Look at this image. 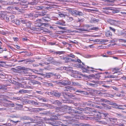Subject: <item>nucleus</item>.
Returning a JSON list of instances; mask_svg holds the SVG:
<instances>
[{
    "label": "nucleus",
    "mask_w": 126,
    "mask_h": 126,
    "mask_svg": "<svg viewBox=\"0 0 126 126\" xmlns=\"http://www.w3.org/2000/svg\"><path fill=\"white\" fill-rule=\"evenodd\" d=\"M75 92L77 93V94H86L87 93V92L84 91H81L79 90H77Z\"/></svg>",
    "instance_id": "19"
},
{
    "label": "nucleus",
    "mask_w": 126,
    "mask_h": 126,
    "mask_svg": "<svg viewBox=\"0 0 126 126\" xmlns=\"http://www.w3.org/2000/svg\"><path fill=\"white\" fill-rule=\"evenodd\" d=\"M6 18V21L7 22H9V21H10V19L9 18V17H5Z\"/></svg>",
    "instance_id": "64"
},
{
    "label": "nucleus",
    "mask_w": 126,
    "mask_h": 126,
    "mask_svg": "<svg viewBox=\"0 0 126 126\" xmlns=\"http://www.w3.org/2000/svg\"><path fill=\"white\" fill-rule=\"evenodd\" d=\"M78 22H79L81 23L83 22L84 21V19L83 18L80 19L79 18H78L77 20Z\"/></svg>",
    "instance_id": "46"
},
{
    "label": "nucleus",
    "mask_w": 126,
    "mask_h": 126,
    "mask_svg": "<svg viewBox=\"0 0 126 126\" xmlns=\"http://www.w3.org/2000/svg\"><path fill=\"white\" fill-rule=\"evenodd\" d=\"M75 109H76L77 110H80L81 111L84 110V109H83L82 108H79L78 107H76L75 108Z\"/></svg>",
    "instance_id": "48"
},
{
    "label": "nucleus",
    "mask_w": 126,
    "mask_h": 126,
    "mask_svg": "<svg viewBox=\"0 0 126 126\" xmlns=\"http://www.w3.org/2000/svg\"><path fill=\"white\" fill-rule=\"evenodd\" d=\"M61 21V25L65 26V22L63 20H60Z\"/></svg>",
    "instance_id": "49"
},
{
    "label": "nucleus",
    "mask_w": 126,
    "mask_h": 126,
    "mask_svg": "<svg viewBox=\"0 0 126 126\" xmlns=\"http://www.w3.org/2000/svg\"><path fill=\"white\" fill-rule=\"evenodd\" d=\"M22 119L25 120H31L32 118L28 116H24L22 117Z\"/></svg>",
    "instance_id": "30"
},
{
    "label": "nucleus",
    "mask_w": 126,
    "mask_h": 126,
    "mask_svg": "<svg viewBox=\"0 0 126 126\" xmlns=\"http://www.w3.org/2000/svg\"><path fill=\"white\" fill-rule=\"evenodd\" d=\"M81 112L80 111L72 109L71 111L69 112V114L74 116H78V114L81 113Z\"/></svg>",
    "instance_id": "5"
},
{
    "label": "nucleus",
    "mask_w": 126,
    "mask_h": 126,
    "mask_svg": "<svg viewBox=\"0 0 126 126\" xmlns=\"http://www.w3.org/2000/svg\"><path fill=\"white\" fill-rule=\"evenodd\" d=\"M31 29L33 30L34 31H39V30L40 29H39L38 28H33L32 27L30 29Z\"/></svg>",
    "instance_id": "47"
},
{
    "label": "nucleus",
    "mask_w": 126,
    "mask_h": 126,
    "mask_svg": "<svg viewBox=\"0 0 126 126\" xmlns=\"http://www.w3.org/2000/svg\"><path fill=\"white\" fill-rule=\"evenodd\" d=\"M109 28L110 30L114 32H115L116 31V29L112 27H110Z\"/></svg>",
    "instance_id": "51"
},
{
    "label": "nucleus",
    "mask_w": 126,
    "mask_h": 126,
    "mask_svg": "<svg viewBox=\"0 0 126 126\" xmlns=\"http://www.w3.org/2000/svg\"><path fill=\"white\" fill-rule=\"evenodd\" d=\"M110 105H113L114 106H117L118 107H123V105H119L118 104H117L112 103V102H110V103H108Z\"/></svg>",
    "instance_id": "21"
},
{
    "label": "nucleus",
    "mask_w": 126,
    "mask_h": 126,
    "mask_svg": "<svg viewBox=\"0 0 126 126\" xmlns=\"http://www.w3.org/2000/svg\"><path fill=\"white\" fill-rule=\"evenodd\" d=\"M1 3L5 5H11L14 4L16 3L14 2H10L9 1H2Z\"/></svg>",
    "instance_id": "12"
},
{
    "label": "nucleus",
    "mask_w": 126,
    "mask_h": 126,
    "mask_svg": "<svg viewBox=\"0 0 126 126\" xmlns=\"http://www.w3.org/2000/svg\"><path fill=\"white\" fill-rule=\"evenodd\" d=\"M33 14L32 13H30L28 14H26L24 15L25 17L30 18L33 16Z\"/></svg>",
    "instance_id": "26"
},
{
    "label": "nucleus",
    "mask_w": 126,
    "mask_h": 126,
    "mask_svg": "<svg viewBox=\"0 0 126 126\" xmlns=\"http://www.w3.org/2000/svg\"><path fill=\"white\" fill-rule=\"evenodd\" d=\"M105 35L107 37H111L112 36V34L110 31H109L106 32Z\"/></svg>",
    "instance_id": "17"
},
{
    "label": "nucleus",
    "mask_w": 126,
    "mask_h": 126,
    "mask_svg": "<svg viewBox=\"0 0 126 126\" xmlns=\"http://www.w3.org/2000/svg\"><path fill=\"white\" fill-rule=\"evenodd\" d=\"M31 22L28 21V22H27V23L26 24V26L28 27L31 28Z\"/></svg>",
    "instance_id": "38"
},
{
    "label": "nucleus",
    "mask_w": 126,
    "mask_h": 126,
    "mask_svg": "<svg viewBox=\"0 0 126 126\" xmlns=\"http://www.w3.org/2000/svg\"><path fill=\"white\" fill-rule=\"evenodd\" d=\"M69 13L73 16H82L84 15L83 13L82 12L76 10H72L71 9L68 10Z\"/></svg>",
    "instance_id": "2"
},
{
    "label": "nucleus",
    "mask_w": 126,
    "mask_h": 126,
    "mask_svg": "<svg viewBox=\"0 0 126 126\" xmlns=\"http://www.w3.org/2000/svg\"><path fill=\"white\" fill-rule=\"evenodd\" d=\"M48 25V24L47 23H42L41 24V25H39V26H44V27L45 26L46 27Z\"/></svg>",
    "instance_id": "50"
},
{
    "label": "nucleus",
    "mask_w": 126,
    "mask_h": 126,
    "mask_svg": "<svg viewBox=\"0 0 126 126\" xmlns=\"http://www.w3.org/2000/svg\"><path fill=\"white\" fill-rule=\"evenodd\" d=\"M16 86L15 87V89H17L18 88H19L20 85V83H19L18 82H17L16 83Z\"/></svg>",
    "instance_id": "39"
},
{
    "label": "nucleus",
    "mask_w": 126,
    "mask_h": 126,
    "mask_svg": "<svg viewBox=\"0 0 126 126\" xmlns=\"http://www.w3.org/2000/svg\"><path fill=\"white\" fill-rule=\"evenodd\" d=\"M11 122H12L13 123H15L14 124L16 125L17 123L18 122H20V121H13V120H11Z\"/></svg>",
    "instance_id": "52"
},
{
    "label": "nucleus",
    "mask_w": 126,
    "mask_h": 126,
    "mask_svg": "<svg viewBox=\"0 0 126 126\" xmlns=\"http://www.w3.org/2000/svg\"><path fill=\"white\" fill-rule=\"evenodd\" d=\"M62 60H64L65 62L66 63L69 62L70 60V58H69V57H63L62 59Z\"/></svg>",
    "instance_id": "22"
},
{
    "label": "nucleus",
    "mask_w": 126,
    "mask_h": 126,
    "mask_svg": "<svg viewBox=\"0 0 126 126\" xmlns=\"http://www.w3.org/2000/svg\"><path fill=\"white\" fill-rule=\"evenodd\" d=\"M21 2H19V3L21 5V7L22 8H25L28 7V3L27 2L23 0Z\"/></svg>",
    "instance_id": "8"
},
{
    "label": "nucleus",
    "mask_w": 126,
    "mask_h": 126,
    "mask_svg": "<svg viewBox=\"0 0 126 126\" xmlns=\"http://www.w3.org/2000/svg\"><path fill=\"white\" fill-rule=\"evenodd\" d=\"M48 94L49 95H51L52 96H54L56 97H59L61 95V93L59 92L56 91H52L50 92H48Z\"/></svg>",
    "instance_id": "4"
},
{
    "label": "nucleus",
    "mask_w": 126,
    "mask_h": 126,
    "mask_svg": "<svg viewBox=\"0 0 126 126\" xmlns=\"http://www.w3.org/2000/svg\"><path fill=\"white\" fill-rule=\"evenodd\" d=\"M29 92L30 91L28 90L22 89L19 90V93L21 94H23L25 93H29Z\"/></svg>",
    "instance_id": "20"
},
{
    "label": "nucleus",
    "mask_w": 126,
    "mask_h": 126,
    "mask_svg": "<svg viewBox=\"0 0 126 126\" xmlns=\"http://www.w3.org/2000/svg\"><path fill=\"white\" fill-rule=\"evenodd\" d=\"M7 89L5 87L4 85H0V90H6Z\"/></svg>",
    "instance_id": "40"
},
{
    "label": "nucleus",
    "mask_w": 126,
    "mask_h": 126,
    "mask_svg": "<svg viewBox=\"0 0 126 126\" xmlns=\"http://www.w3.org/2000/svg\"><path fill=\"white\" fill-rule=\"evenodd\" d=\"M102 99L101 98H96L95 99V100L97 101H101Z\"/></svg>",
    "instance_id": "61"
},
{
    "label": "nucleus",
    "mask_w": 126,
    "mask_h": 126,
    "mask_svg": "<svg viewBox=\"0 0 126 126\" xmlns=\"http://www.w3.org/2000/svg\"><path fill=\"white\" fill-rule=\"evenodd\" d=\"M68 57H71L72 58H75V56L74 55L72 54H68L67 55Z\"/></svg>",
    "instance_id": "53"
},
{
    "label": "nucleus",
    "mask_w": 126,
    "mask_h": 126,
    "mask_svg": "<svg viewBox=\"0 0 126 126\" xmlns=\"http://www.w3.org/2000/svg\"><path fill=\"white\" fill-rule=\"evenodd\" d=\"M55 52L56 55H60L62 54H63L64 53V52L63 51H56Z\"/></svg>",
    "instance_id": "42"
},
{
    "label": "nucleus",
    "mask_w": 126,
    "mask_h": 126,
    "mask_svg": "<svg viewBox=\"0 0 126 126\" xmlns=\"http://www.w3.org/2000/svg\"><path fill=\"white\" fill-rule=\"evenodd\" d=\"M110 22H112L113 24L116 26L117 25H118V24L119 23V21L116 20L115 19H110Z\"/></svg>",
    "instance_id": "13"
},
{
    "label": "nucleus",
    "mask_w": 126,
    "mask_h": 126,
    "mask_svg": "<svg viewBox=\"0 0 126 126\" xmlns=\"http://www.w3.org/2000/svg\"><path fill=\"white\" fill-rule=\"evenodd\" d=\"M61 102L57 100H55V104L61 105Z\"/></svg>",
    "instance_id": "35"
},
{
    "label": "nucleus",
    "mask_w": 126,
    "mask_h": 126,
    "mask_svg": "<svg viewBox=\"0 0 126 126\" xmlns=\"http://www.w3.org/2000/svg\"><path fill=\"white\" fill-rule=\"evenodd\" d=\"M78 118L79 119H80V120H83L84 119V117L82 115H81L80 113V114H78Z\"/></svg>",
    "instance_id": "28"
},
{
    "label": "nucleus",
    "mask_w": 126,
    "mask_h": 126,
    "mask_svg": "<svg viewBox=\"0 0 126 126\" xmlns=\"http://www.w3.org/2000/svg\"><path fill=\"white\" fill-rule=\"evenodd\" d=\"M73 20V17L68 16L67 17V20L68 22H71Z\"/></svg>",
    "instance_id": "37"
},
{
    "label": "nucleus",
    "mask_w": 126,
    "mask_h": 126,
    "mask_svg": "<svg viewBox=\"0 0 126 126\" xmlns=\"http://www.w3.org/2000/svg\"><path fill=\"white\" fill-rule=\"evenodd\" d=\"M47 59H48L47 61L49 63H51L56 65H60L62 63L61 62L58 61H57L52 57H50L49 58L48 57Z\"/></svg>",
    "instance_id": "3"
},
{
    "label": "nucleus",
    "mask_w": 126,
    "mask_h": 126,
    "mask_svg": "<svg viewBox=\"0 0 126 126\" xmlns=\"http://www.w3.org/2000/svg\"><path fill=\"white\" fill-rule=\"evenodd\" d=\"M92 102L90 101H88L85 103V105L89 106H93V105L92 104Z\"/></svg>",
    "instance_id": "24"
},
{
    "label": "nucleus",
    "mask_w": 126,
    "mask_h": 126,
    "mask_svg": "<svg viewBox=\"0 0 126 126\" xmlns=\"http://www.w3.org/2000/svg\"><path fill=\"white\" fill-rule=\"evenodd\" d=\"M38 13H39V16H44L46 14V13L43 11H42L41 12Z\"/></svg>",
    "instance_id": "33"
},
{
    "label": "nucleus",
    "mask_w": 126,
    "mask_h": 126,
    "mask_svg": "<svg viewBox=\"0 0 126 126\" xmlns=\"http://www.w3.org/2000/svg\"><path fill=\"white\" fill-rule=\"evenodd\" d=\"M34 8L38 10H40L43 9L44 7L42 6H35L34 7Z\"/></svg>",
    "instance_id": "23"
},
{
    "label": "nucleus",
    "mask_w": 126,
    "mask_h": 126,
    "mask_svg": "<svg viewBox=\"0 0 126 126\" xmlns=\"http://www.w3.org/2000/svg\"><path fill=\"white\" fill-rule=\"evenodd\" d=\"M113 8L111 7H106L105 9L106 10H113Z\"/></svg>",
    "instance_id": "63"
},
{
    "label": "nucleus",
    "mask_w": 126,
    "mask_h": 126,
    "mask_svg": "<svg viewBox=\"0 0 126 126\" xmlns=\"http://www.w3.org/2000/svg\"><path fill=\"white\" fill-rule=\"evenodd\" d=\"M24 70V69H21V70H16V72H17L20 73H21L22 74H23V70Z\"/></svg>",
    "instance_id": "55"
},
{
    "label": "nucleus",
    "mask_w": 126,
    "mask_h": 126,
    "mask_svg": "<svg viewBox=\"0 0 126 126\" xmlns=\"http://www.w3.org/2000/svg\"><path fill=\"white\" fill-rule=\"evenodd\" d=\"M102 105L104 106V109L106 110H109L111 109V107L110 106L104 104H102Z\"/></svg>",
    "instance_id": "16"
},
{
    "label": "nucleus",
    "mask_w": 126,
    "mask_h": 126,
    "mask_svg": "<svg viewBox=\"0 0 126 126\" xmlns=\"http://www.w3.org/2000/svg\"><path fill=\"white\" fill-rule=\"evenodd\" d=\"M101 100V101H103L105 102H108L110 103V102L109 100L106 99H104L102 98Z\"/></svg>",
    "instance_id": "54"
},
{
    "label": "nucleus",
    "mask_w": 126,
    "mask_h": 126,
    "mask_svg": "<svg viewBox=\"0 0 126 126\" xmlns=\"http://www.w3.org/2000/svg\"><path fill=\"white\" fill-rule=\"evenodd\" d=\"M52 73H46V77L47 78H49L52 75Z\"/></svg>",
    "instance_id": "31"
},
{
    "label": "nucleus",
    "mask_w": 126,
    "mask_h": 126,
    "mask_svg": "<svg viewBox=\"0 0 126 126\" xmlns=\"http://www.w3.org/2000/svg\"><path fill=\"white\" fill-rule=\"evenodd\" d=\"M68 94L67 97L71 98L72 97H74L75 96L72 94L68 93Z\"/></svg>",
    "instance_id": "36"
},
{
    "label": "nucleus",
    "mask_w": 126,
    "mask_h": 126,
    "mask_svg": "<svg viewBox=\"0 0 126 126\" xmlns=\"http://www.w3.org/2000/svg\"><path fill=\"white\" fill-rule=\"evenodd\" d=\"M6 12H0V18H1L2 19H4L6 16Z\"/></svg>",
    "instance_id": "11"
},
{
    "label": "nucleus",
    "mask_w": 126,
    "mask_h": 126,
    "mask_svg": "<svg viewBox=\"0 0 126 126\" xmlns=\"http://www.w3.org/2000/svg\"><path fill=\"white\" fill-rule=\"evenodd\" d=\"M24 61V62H31V63H32L34 62L35 61L34 60H30L29 59H28L27 60H22L19 61H18V62L19 63L20 62H23Z\"/></svg>",
    "instance_id": "18"
},
{
    "label": "nucleus",
    "mask_w": 126,
    "mask_h": 126,
    "mask_svg": "<svg viewBox=\"0 0 126 126\" xmlns=\"http://www.w3.org/2000/svg\"><path fill=\"white\" fill-rule=\"evenodd\" d=\"M99 122L101 124L104 125H106L107 124V121H104L103 120L100 121H99Z\"/></svg>",
    "instance_id": "41"
},
{
    "label": "nucleus",
    "mask_w": 126,
    "mask_h": 126,
    "mask_svg": "<svg viewBox=\"0 0 126 126\" xmlns=\"http://www.w3.org/2000/svg\"><path fill=\"white\" fill-rule=\"evenodd\" d=\"M100 115L101 117L108 118L110 119V115L107 112H102L100 113Z\"/></svg>",
    "instance_id": "9"
},
{
    "label": "nucleus",
    "mask_w": 126,
    "mask_h": 126,
    "mask_svg": "<svg viewBox=\"0 0 126 126\" xmlns=\"http://www.w3.org/2000/svg\"><path fill=\"white\" fill-rule=\"evenodd\" d=\"M99 21V19L94 18L92 19L91 22L92 23H95L98 22Z\"/></svg>",
    "instance_id": "25"
},
{
    "label": "nucleus",
    "mask_w": 126,
    "mask_h": 126,
    "mask_svg": "<svg viewBox=\"0 0 126 126\" xmlns=\"http://www.w3.org/2000/svg\"><path fill=\"white\" fill-rule=\"evenodd\" d=\"M10 21L14 19L15 18V16L14 15H12L9 16Z\"/></svg>",
    "instance_id": "57"
},
{
    "label": "nucleus",
    "mask_w": 126,
    "mask_h": 126,
    "mask_svg": "<svg viewBox=\"0 0 126 126\" xmlns=\"http://www.w3.org/2000/svg\"><path fill=\"white\" fill-rule=\"evenodd\" d=\"M124 33L122 31L118 30V32L116 34L120 36L122 35Z\"/></svg>",
    "instance_id": "34"
},
{
    "label": "nucleus",
    "mask_w": 126,
    "mask_h": 126,
    "mask_svg": "<svg viewBox=\"0 0 126 126\" xmlns=\"http://www.w3.org/2000/svg\"><path fill=\"white\" fill-rule=\"evenodd\" d=\"M72 109L71 107L68 106L66 110L67 112L69 114V112L71 111Z\"/></svg>",
    "instance_id": "29"
},
{
    "label": "nucleus",
    "mask_w": 126,
    "mask_h": 126,
    "mask_svg": "<svg viewBox=\"0 0 126 126\" xmlns=\"http://www.w3.org/2000/svg\"><path fill=\"white\" fill-rule=\"evenodd\" d=\"M116 115L118 117H120L122 116V115L121 114H118L117 113H116Z\"/></svg>",
    "instance_id": "62"
},
{
    "label": "nucleus",
    "mask_w": 126,
    "mask_h": 126,
    "mask_svg": "<svg viewBox=\"0 0 126 126\" xmlns=\"http://www.w3.org/2000/svg\"><path fill=\"white\" fill-rule=\"evenodd\" d=\"M99 29L97 27H93V28H91L90 29L91 30H94L96 31H97Z\"/></svg>",
    "instance_id": "59"
},
{
    "label": "nucleus",
    "mask_w": 126,
    "mask_h": 126,
    "mask_svg": "<svg viewBox=\"0 0 126 126\" xmlns=\"http://www.w3.org/2000/svg\"><path fill=\"white\" fill-rule=\"evenodd\" d=\"M29 83L31 85H32H32L37 84L39 85L41 84V83L39 82L36 80H34L33 81H30L29 82Z\"/></svg>",
    "instance_id": "15"
},
{
    "label": "nucleus",
    "mask_w": 126,
    "mask_h": 126,
    "mask_svg": "<svg viewBox=\"0 0 126 126\" xmlns=\"http://www.w3.org/2000/svg\"><path fill=\"white\" fill-rule=\"evenodd\" d=\"M68 87V88H66L65 89H64L63 90L67 91H68L69 90H75L74 89V88H72L70 87Z\"/></svg>",
    "instance_id": "32"
},
{
    "label": "nucleus",
    "mask_w": 126,
    "mask_h": 126,
    "mask_svg": "<svg viewBox=\"0 0 126 126\" xmlns=\"http://www.w3.org/2000/svg\"><path fill=\"white\" fill-rule=\"evenodd\" d=\"M59 83H61V84L64 85H69L71 84V82L70 81L65 80H63Z\"/></svg>",
    "instance_id": "10"
},
{
    "label": "nucleus",
    "mask_w": 126,
    "mask_h": 126,
    "mask_svg": "<svg viewBox=\"0 0 126 126\" xmlns=\"http://www.w3.org/2000/svg\"><path fill=\"white\" fill-rule=\"evenodd\" d=\"M57 1H60L65 2H73V0H57Z\"/></svg>",
    "instance_id": "27"
},
{
    "label": "nucleus",
    "mask_w": 126,
    "mask_h": 126,
    "mask_svg": "<svg viewBox=\"0 0 126 126\" xmlns=\"http://www.w3.org/2000/svg\"><path fill=\"white\" fill-rule=\"evenodd\" d=\"M52 119L55 120L56 119H58V117L56 115H53L51 118Z\"/></svg>",
    "instance_id": "45"
},
{
    "label": "nucleus",
    "mask_w": 126,
    "mask_h": 126,
    "mask_svg": "<svg viewBox=\"0 0 126 126\" xmlns=\"http://www.w3.org/2000/svg\"><path fill=\"white\" fill-rule=\"evenodd\" d=\"M23 72V74L24 75L25 74H26L28 72V71L27 70H25L24 69V70H23V71L22 72Z\"/></svg>",
    "instance_id": "56"
},
{
    "label": "nucleus",
    "mask_w": 126,
    "mask_h": 126,
    "mask_svg": "<svg viewBox=\"0 0 126 126\" xmlns=\"http://www.w3.org/2000/svg\"><path fill=\"white\" fill-rule=\"evenodd\" d=\"M67 107V106L64 105L61 108L58 107H57L56 108V109H57L58 110H63L64 111H66Z\"/></svg>",
    "instance_id": "14"
},
{
    "label": "nucleus",
    "mask_w": 126,
    "mask_h": 126,
    "mask_svg": "<svg viewBox=\"0 0 126 126\" xmlns=\"http://www.w3.org/2000/svg\"><path fill=\"white\" fill-rule=\"evenodd\" d=\"M28 22V21L27 20L24 19H21L20 21V22L22 24H26Z\"/></svg>",
    "instance_id": "43"
},
{
    "label": "nucleus",
    "mask_w": 126,
    "mask_h": 126,
    "mask_svg": "<svg viewBox=\"0 0 126 126\" xmlns=\"http://www.w3.org/2000/svg\"><path fill=\"white\" fill-rule=\"evenodd\" d=\"M59 15L61 17H64L65 18V15H64V14L63 13H59Z\"/></svg>",
    "instance_id": "44"
},
{
    "label": "nucleus",
    "mask_w": 126,
    "mask_h": 126,
    "mask_svg": "<svg viewBox=\"0 0 126 126\" xmlns=\"http://www.w3.org/2000/svg\"><path fill=\"white\" fill-rule=\"evenodd\" d=\"M79 66V67H81V69L83 71V72H86L87 73H89L90 72V71L92 72H94V71H96L94 70H90L89 69L91 68L92 69H94L92 67H90L89 66H87V68H86L85 67H84L83 66H82V65L78 64ZM99 69L101 71H102V70H101V69Z\"/></svg>",
    "instance_id": "1"
},
{
    "label": "nucleus",
    "mask_w": 126,
    "mask_h": 126,
    "mask_svg": "<svg viewBox=\"0 0 126 126\" xmlns=\"http://www.w3.org/2000/svg\"><path fill=\"white\" fill-rule=\"evenodd\" d=\"M16 24L18 25H19L20 24V22L18 20H16L15 22Z\"/></svg>",
    "instance_id": "60"
},
{
    "label": "nucleus",
    "mask_w": 126,
    "mask_h": 126,
    "mask_svg": "<svg viewBox=\"0 0 126 126\" xmlns=\"http://www.w3.org/2000/svg\"><path fill=\"white\" fill-rule=\"evenodd\" d=\"M16 70H21L24 69V68H23L22 67L20 66H18L16 68Z\"/></svg>",
    "instance_id": "58"
},
{
    "label": "nucleus",
    "mask_w": 126,
    "mask_h": 126,
    "mask_svg": "<svg viewBox=\"0 0 126 126\" xmlns=\"http://www.w3.org/2000/svg\"><path fill=\"white\" fill-rule=\"evenodd\" d=\"M47 122L50 124L53 125L55 126H56L55 125V124H56L57 123H58V122H56L55 120L52 119L51 118H50V119H48V120H47ZM58 123H58V124H60V123H62L60 122H58Z\"/></svg>",
    "instance_id": "6"
},
{
    "label": "nucleus",
    "mask_w": 126,
    "mask_h": 126,
    "mask_svg": "<svg viewBox=\"0 0 126 126\" xmlns=\"http://www.w3.org/2000/svg\"><path fill=\"white\" fill-rule=\"evenodd\" d=\"M51 17L50 15L47 14L46 16L43 17L42 18V19L44 20L45 22H48L50 21L51 19Z\"/></svg>",
    "instance_id": "7"
}]
</instances>
